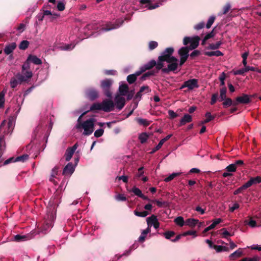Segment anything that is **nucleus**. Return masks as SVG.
I'll return each mask as SVG.
<instances>
[{"label": "nucleus", "instance_id": "393cba45", "mask_svg": "<svg viewBox=\"0 0 261 261\" xmlns=\"http://www.w3.org/2000/svg\"><path fill=\"white\" fill-rule=\"evenodd\" d=\"M222 44L221 41H219L216 43H210L206 47L208 49L215 50L220 48L221 45Z\"/></svg>", "mask_w": 261, "mask_h": 261}, {"label": "nucleus", "instance_id": "ddd939ff", "mask_svg": "<svg viewBox=\"0 0 261 261\" xmlns=\"http://www.w3.org/2000/svg\"><path fill=\"white\" fill-rule=\"evenodd\" d=\"M115 101L116 107L119 110H121L125 104V101L124 97L117 95L115 97Z\"/></svg>", "mask_w": 261, "mask_h": 261}, {"label": "nucleus", "instance_id": "6ab92c4d", "mask_svg": "<svg viewBox=\"0 0 261 261\" xmlns=\"http://www.w3.org/2000/svg\"><path fill=\"white\" fill-rule=\"evenodd\" d=\"M17 45L16 43L13 42L8 45H7L5 49L4 52L6 55H9L16 48Z\"/></svg>", "mask_w": 261, "mask_h": 261}, {"label": "nucleus", "instance_id": "20e7f679", "mask_svg": "<svg viewBox=\"0 0 261 261\" xmlns=\"http://www.w3.org/2000/svg\"><path fill=\"white\" fill-rule=\"evenodd\" d=\"M113 83V80L111 79H106L100 81V87L104 95L109 98L112 97V93L111 92V87Z\"/></svg>", "mask_w": 261, "mask_h": 261}, {"label": "nucleus", "instance_id": "8fccbe9b", "mask_svg": "<svg viewBox=\"0 0 261 261\" xmlns=\"http://www.w3.org/2000/svg\"><path fill=\"white\" fill-rule=\"evenodd\" d=\"M175 233L173 231H168L163 233V235L166 239H171V237L175 236Z\"/></svg>", "mask_w": 261, "mask_h": 261}, {"label": "nucleus", "instance_id": "f3484780", "mask_svg": "<svg viewBox=\"0 0 261 261\" xmlns=\"http://www.w3.org/2000/svg\"><path fill=\"white\" fill-rule=\"evenodd\" d=\"M192 121V118L189 114H185L184 117L180 119L179 126L185 125L187 123L191 122Z\"/></svg>", "mask_w": 261, "mask_h": 261}, {"label": "nucleus", "instance_id": "5fc2aeb1", "mask_svg": "<svg viewBox=\"0 0 261 261\" xmlns=\"http://www.w3.org/2000/svg\"><path fill=\"white\" fill-rule=\"evenodd\" d=\"M149 48L150 50L155 49L158 46V43L156 41H151L149 42Z\"/></svg>", "mask_w": 261, "mask_h": 261}, {"label": "nucleus", "instance_id": "dca6fc26", "mask_svg": "<svg viewBox=\"0 0 261 261\" xmlns=\"http://www.w3.org/2000/svg\"><path fill=\"white\" fill-rule=\"evenodd\" d=\"M130 192H132L134 193L135 195L138 196V197L141 198L142 199L144 200H146L147 201H150V199L148 198V197L144 195L141 191L138 188L136 187H134L132 190L130 191Z\"/></svg>", "mask_w": 261, "mask_h": 261}, {"label": "nucleus", "instance_id": "1a4fd4ad", "mask_svg": "<svg viewBox=\"0 0 261 261\" xmlns=\"http://www.w3.org/2000/svg\"><path fill=\"white\" fill-rule=\"evenodd\" d=\"M165 0H160L159 2L154 4H151L150 0H140V3L141 4H147L146 7H147L149 10H152L158 8L160 5H161L162 3Z\"/></svg>", "mask_w": 261, "mask_h": 261}, {"label": "nucleus", "instance_id": "f03ea898", "mask_svg": "<svg viewBox=\"0 0 261 261\" xmlns=\"http://www.w3.org/2000/svg\"><path fill=\"white\" fill-rule=\"evenodd\" d=\"M57 200L54 199L50 200L47 207L46 220L43 225L42 229L45 231L53 226V222L56 217L57 207L58 206Z\"/></svg>", "mask_w": 261, "mask_h": 261}, {"label": "nucleus", "instance_id": "2f4dec72", "mask_svg": "<svg viewBox=\"0 0 261 261\" xmlns=\"http://www.w3.org/2000/svg\"><path fill=\"white\" fill-rule=\"evenodd\" d=\"M198 223V220L195 219L190 218L186 221V224L192 227H194Z\"/></svg>", "mask_w": 261, "mask_h": 261}, {"label": "nucleus", "instance_id": "13d9d810", "mask_svg": "<svg viewBox=\"0 0 261 261\" xmlns=\"http://www.w3.org/2000/svg\"><path fill=\"white\" fill-rule=\"evenodd\" d=\"M115 199L117 201H125L126 200V197L124 194H119L115 196Z\"/></svg>", "mask_w": 261, "mask_h": 261}, {"label": "nucleus", "instance_id": "09e8293b", "mask_svg": "<svg viewBox=\"0 0 261 261\" xmlns=\"http://www.w3.org/2000/svg\"><path fill=\"white\" fill-rule=\"evenodd\" d=\"M149 201L151 202H155V203H156V205L159 207H163L164 206H166L167 204V202H166V201L162 202V201H159L158 200H150V201Z\"/></svg>", "mask_w": 261, "mask_h": 261}, {"label": "nucleus", "instance_id": "774afa93", "mask_svg": "<svg viewBox=\"0 0 261 261\" xmlns=\"http://www.w3.org/2000/svg\"><path fill=\"white\" fill-rule=\"evenodd\" d=\"M226 78V75L224 72H223L222 74L219 76V80L221 82L220 85L224 86L225 85V80Z\"/></svg>", "mask_w": 261, "mask_h": 261}, {"label": "nucleus", "instance_id": "bb28decb", "mask_svg": "<svg viewBox=\"0 0 261 261\" xmlns=\"http://www.w3.org/2000/svg\"><path fill=\"white\" fill-rule=\"evenodd\" d=\"M118 25H115L112 23L107 24L105 27H102L101 29L102 31H109L113 29H117L118 27Z\"/></svg>", "mask_w": 261, "mask_h": 261}, {"label": "nucleus", "instance_id": "0eeeda50", "mask_svg": "<svg viewBox=\"0 0 261 261\" xmlns=\"http://www.w3.org/2000/svg\"><path fill=\"white\" fill-rule=\"evenodd\" d=\"M251 95L246 94H242L240 96H238L236 98V101H233V106H237L238 104H248L251 101Z\"/></svg>", "mask_w": 261, "mask_h": 261}, {"label": "nucleus", "instance_id": "473e14b6", "mask_svg": "<svg viewBox=\"0 0 261 261\" xmlns=\"http://www.w3.org/2000/svg\"><path fill=\"white\" fill-rule=\"evenodd\" d=\"M28 238L29 236L26 235L17 234L14 236V240L16 242H22L26 241Z\"/></svg>", "mask_w": 261, "mask_h": 261}, {"label": "nucleus", "instance_id": "79ce46f5", "mask_svg": "<svg viewBox=\"0 0 261 261\" xmlns=\"http://www.w3.org/2000/svg\"><path fill=\"white\" fill-rule=\"evenodd\" d=\"M174 222L176 224L180 226H182L185 223L184 219L181 216H179L176 218L174 220Z\"/></svg>", "mask_w": 261, "mask_h": 261}, {"label": "nucleus", "instance_id": "c9c22d12", "mask_svg": "<svg viewBox=\"0 0 261 261\" xmlns=\"http://www.w3.org/2000/svg\"><path fill=\"white\" fill-rule=\"evenodd\" d=\"M73 153L74 152L72 150H70L69 148H67L65 153L66 161H70L71 158L72 157Z\"/></svg>", "mask_w": 261, "mask_h": 261}, {"label": "nucleus", "instance_id": "a878e982", "mask_svg": "<svg viewBox=\"0 0 261 261\" xmlns=\"http://www.w3.org/2000/svg\"><path fill=\"white\" fill-rule=\"evenodd\" d=\"M157 217L154 215H152L150 217L147 218V222L148 226L153 225L158 221Z\"/></svg>", "mask_w": 261, "mask_h": 261}, {"label": "nucleus", "instance_id": "864d4df0", "mask_svg": "<svg viewBox=\"0 0 261 261\" xmlns=\"http://www.w3.org/2000/svg\"><path fill=\"white\" fill-rule=\"evenodd\" d=\"M30 61H28V59H27V60L24 62V63H23V64L22 66V69L23 71H24L26 70H30Z\"/></svg>", "mask_w": 261, "mask_h": 261}, {"label": "nucleus", "instance_id": "7c9ffc66", "mask_svg": "<svg viewBox=\"0 0 261 261\" xmlns=\"http://www.w3.org/2000/svg\"><path fill=\"white\" fill-rule=\"evenodd\" d=\"M15 77L19 82V84H21L23 82H28L29 80L24 75L20 73H17Z\"/></svg>", "mask_w": 261, "mask_h": 261}, {"label": "nucleus", "instance_id": "4468645a", "mask_svg": "<svg viewBox=\"0 0 261 261\" xmlns=\"http://www.w3.org/2000/svg\"><path fill=\"white\" fill-rule=\"evenodd\" d=\"M261 177L257 176L256 177H251L246 182L248 187H250L252 185H256L257 184L261 183Z\"/></svg>", "mask_w": 261, "mask_h": 261}, {"label": "nucleus", "instance_id": "603ef678", "mask_svg": "<svg viewBox=\"0 0 261 261\" xmlns=\"http://www.w3.org/2000/svg\"><path fill=\"white\" fill-rule=\"evenodd\" d=\"M23 75H24L27 79H28V80L30 79L32 77V75H33V73L31 71H30V70H26L24 71H23L22 70V73H21Z\"/></svg>", "mask_w": 261, "mask_h": 261}, {"label": "nucleus", "instance_id": "4be33fe9", "mask_svg": "<svg viewBox=\"0 0 261 261\" xmlns=\"http://www.w3.org/2000/svg\"><path fill=\"white\" fill-rule=\"evenodd\" d=\"M205 116L206 117V119L200 122V125L209 122L210 121L213 120L215 117V116H212L211 113L209 112L206 113Z\"/></svg>", "mask_w": 261, "mask_h": 261}, {"label": "nucleus", "instance_id": "f257e3e1", "mask_svg": "<svg viewBox=\"0 0 261 261\" xmlns=\"http://www.w3.org/2000/svg\"><path fill=\"white\" fill-rule=\"evenodd\" d=\"M174 52L173 47H167L161 53V55L158 57L157 62L154 60H151L144 64L142 67L145 71L155 66L158 70H162V71L165 73H169L171 71L175 72L178 68V60L173 56Z\"/></svg>", "mask_w": 261, "mask_h": 261}, {"label": "nucleus", "instance_id": "b1692460", "mask_svg": "<svg viewBox=\"0 0 261 261\" xmlns=\"http://www.w3.org/2000/svg\"><path fill=\"white\" fill-rule=\"evenodd\" d=\"M242 255V251L241 248H239L238 250L234 251L233 253H231L230 256V259L231 260H234L236 258L239 257Z\"/></svg>", "mask_w": 261, "mask_h": 261}, {"label": "nucleus", "instance_id": "423d86ee", "mask_svg": "<svg viewBox=\"0 0 261 261\" xmlns=\"http://www.w3.org/2000/svg\"><path fill=\"white\" fill-rule=\"evenodd\" d=\"M101 103V111L105 112H110L114 109L115 103L110 99H106Z\"/></svg>", "mask_w": 261, "mask_h": 261}, {"label": "nucleus", "instance_id": "e433bc0d", "mask_svg": "<svg viewBox=\"0 0 261 261\" xmlns=\"http://www.w3.org/2000/svg\"><path fill=\"white\" fill-rule=\"evenodd\" d=\"M247 188H248V187L247 185H246V184L245 183L242 186H241L240 187L238 188L237 190H236L233 192V194L237 195L239 193H242L244 190H246Z\"/></svg>", "mask_w": 261, "mask_h": 261}, {"label": "nucleus", "instance_id": "a19ab883", "mask_svg": "<svg viewBox=\"0 0 261 261\" xmlns=\"http://www.w3.org/2000/svg\"><path fill=\"white\" fill-rule=\"evenodd\" d=\"M134 213L136 216L140 217H145L148 215H149V213L147 211H145L140 212L137 211V210H135Z\"/></svg>", "mask_w": 261, "mask_h": 261}, {"label": "nucleus", "instance_id": "e2e57ef3", "mask_svg": "<svg viewBox=\"0 0 261 261\" xmlns=\"http://www.w3.org/2000/svg\"><path fill=\"white\" fill-rule=\"evenodd\" d=\"M215 28H214L211 32H210L209 33L206 34L205 36V39H209L210 38H213L216 35V32H215Z\"/></svg>", "mask_w": 261, "mask_h": 261}, {"label": "nucleus", "instance_id": "aec40b11", "mask_svg": "<svg viewBox=\"0 0 261 261\" xmlns=\"http://www.w3.org/2000/svg\"><path fill=\"white\" fill-rule=\"evenodd\" d=\"M129 88L127 84H124L120 85L119 87V91L121 95L125 96L128 92Z\"/></svg>", "mask_w": 261, "mask_h": 261}, {"label": "nucleus", "instance_id": "6e6d98bb", "mask_svg": "<svg viewBox=\"0 0 261 261\" xmlns=\"http://www.w3.org/2000/svg\"><path fill=\"white\" fill-rule=\"evenodd\" d=\"M57 8L59 11H63L65 10V5L63 2L60 1L58 3Z\"/></svg>", "mask_w": 261, "mask_h": 261}, {"label": "nucleus", "instance_id": "cd10ccee", "mask_svg": "<svg viewBox=\"0 0 261 261\" xmlns=\"http://www.w3.org/2000/svg\"><path fill=\"white\" fill-rule=\"evenodd\" d=\"M136 120L139 124L143 125L144 126H148L151 122L150 121H148L146 119H143L141 118H137Z\"/></svg>", "mask_w": 261, "mask_h": 261}, {"label": "nucleus", "instance_id": "c03bdc74", "mask_svg": "<svg viewBox=\"0 0 261 261\" xmlns=\"http://www.w3.org/2000/svg\"><path fill=\"white\" fill-rule=\"evenodd\" d=\"M29 45V42L27 40L22 41L19 46V48L20 49L25 50L26 49Z\"/></svg>", "mask_w": 261, "mask_h": 261}, {"label": "nucleus", "instance_id": "f704fd0d", "mask_svg": "<svg viewBox=\"0 0 261 261\" xmlns=\"http://www.w3.org/2000/svg\"><path fill=\"white\" fill-rule=\"evenodd\" d=\"M223 101L222 105L224 108H227L231 106H233V102L230 98H226Z\"/></svg>", "mask_w": 261, "mask_h": 261}, {"label": "nucleus", "instance_id": "412c9836", "mask_svg": "<svg viewBox=\"0 0 261 261\" xmlns=\"http://www.w3.org/2000/svg\"><path fill=\"white\" fill-rule=\"evenodd\" d=\"M204 54L205 56H207L208 57H212V56H216V57H219V56H223V54L220 50L205 51V52H204Z\"/></svg>", "mask_w": 261, "mask_h": 261}, {"label": "nucleus", "instance_id": "bf43d9fd", "mask_svg": "<svg viewBox=\"0 0 261 261\" xmlns=\"http://www.w3.org/2000/svg\"><path fill=\"white\" fill-rule=\"evenodd\" d=\"M104 133V130L102 128H99L97 129L94 134V135L96 138H99L102 136Z\"/></svg>", "mask_w": 261, "mask_h": 261}, {"label": "nucleus", "instance_id": "5701e85b", "mask_svg": "<svg viewBox=\"0 0 261 261\" xmlns=\"http://www.w3.org/2000/svg\"><path fill=\"white\" fill-rule=\"evenodd\" d=\"M96 111H101V103H93L90 107L89 111L94 112Z\"/></svg>", "mask_w": 261, "mask_h": 261}, {"label": "nucleus", "instance_id": "9b49d317", "mask_svg": "<svg viewBox=\"0 0 261 261\" xmlns=\"http://www.w3.org/2000/svg\"><path fill=\"white\" fill-rule=\"evenodd\" d=\"M190 49L188 46L182 47L178 51V54L180 59H185L187 60L189 56Z\"/></svg>", "mask_w": 261, "mask_h": 261}, {"label": "nucleus", "instance_id": "69168bd1", "mask_svg": "<svg viewBox=\"0 0 261 261\" xmlns=\"http://www.w3.org/2000/svg\"><path fill=\"white\" fill-rule=\"evenodd\" d=\"M205 23L204 22H200L199 23L196 24L194 27V29L196 30H199L203 29L204 27Z\"/></svg>", "mask_w": 261, "mask_h": 261}, {"label": "nucleus", "instance_id": "0e129e2a", "mask_svg": "<svg viewBox=\"0 0 261 261\" xmlns=\"http://www.w3.org/2000/svg\"><path fill=\"white\" fill-rule=\"evenodd\" d=\"M207 185L205 187L206 191L207 193H209L210 192V189H213L215 186V185L212 182H207Z\"/></svg>", "mask_w": 261, "mask_h": 261}, {"label": "nucleus", "instance_id": "7ed1b4c3", "mask_svg": "<svg viewBox=\"0 0 261 261\" xmlns=\"http://www.w3.org/2000/svg\"><path fill=\"white\" fill-rule=\"evenodd\" d=\"M94 119L93 118H90L81 124L76 125L75 127L77 129H84V132L83 134L86 136H89L91 135L94 130Z\"/></svg>", "mask_w": 261, "mask_h": 261}, {"label": "nucleus", "instance_id": "4d7b16f0", "mask_svg": "<svg viewBox=\"0 0 261 261\" xmlns=\"http://www.w3.org/2000/svg\"><path fill=\"white\" fill-rule=\"evenodd\" d=\"M237 167L234 164H231L228 165L226 168V169L228 172H234L236 170Z\"/></svg>", "mask_w": 261, "mask_h": 261}, {"label": "nucleus", "instance_id": "de8ad7c7", "mask_svg": "<svg viewBox=\"0 0 261 261\" xmlns=\"http://www.w3.org/2000/svg\"><path fill=\"white\" fill-rule=\"evenodd\" d=\"M244 223L245 224L248 225L252 228L255 227L257 226L256 221L252 220L251 217L250 218L249 221L245 220Z\"/></svg>", "mask_w": 261, "mask_h": 261}, {"label": "nucleus", "instance_id": "052dcab7", "mask_svg": "<svg viewBox=\"0 0 261 261\" xmlns=\"http://www.w3.org/2000/svg\"><path fill=\"white\" fill-rule=\"evenodd\" d=\"M218 98V93H216L212 95L211 100V105H214L217 101V99Z\"/></svg>", "mask_w": 261, "mask_h": 261}, {"label": "nucleus", "instance_id": "2eb2a0df", "mask_svg": "<svg viewBox=\"0 0 261 261\" xmlns=\"http://www.w3.org/2000/svg\"><path fill=\"white\" fill-rule=\"evenodd\" d=\"M244 68L240 69L234 72V75H243L245 72L248 71H255V68L252 66H246Z\"/></svg>", "mask_w": 261, "mask_h": 261}, {"label": "nucleus", "instance_id": "39448f33", "mask_svg": "<svg viewBox=\"0 0 261 261\" xmlns=\"http://www.w3.org/2000/svg\"><path fill=\"white\" fill-rule=\"evenodd\" d=\"M200 37L198 36H194V37H185L183 40V44L185 45H188L190 43L189 48L190 50L195 49L199 45Z\"/></svg>", "mask_w": 261, "mask_h": 261}, {"label": "nucleus", "instance_id": "ea45409f", "mask_svg": "<svg viewBox=\"0 0 261 261\" xmlns=\"http://www.w3.org/2000/svg\"><path fill=\"white\" fill-rule=\"evenodd\" d=\"M154 72L153 71H150L144 73L140 77V80L142 81H145L148 77L151 75H153Z\"/></svg>", "mask_w": 261, "mask_h": 261}, {"label": "nucleus", "instance_id": "4c0bfd02", "mask_svg": "<svg viewBox=\"0 0 261 261\" xmlns=\"http://www.w3.org/2000/svg\"><path fill=\"white\" fill-rule=\"evenodd\" d=\"M10 83L11 87L13 89H14L18 84H19V82L15 76L11 78Z\"/></svg>", "mask_w": 261, "mask_h": 261}, {"label": "nucleus", "instance_id": "9d476101", "mask_svg": "<svg viewBox=\"0 0 261 261\" xmlns=\"http://www.w3.org/2000/svg\"><path fill=\"white\" fill-rule=\"evenodd\" d=\"M188 91H191L199 87L198 81L196 79H190L186 81Z\"/></svg>", "mask_w": 261, "mask_h": 261}, {"label": "nucleus", "instance_id": "c85d7f7f", "mask_svg": "<svg viewBox=\"0 0 261 261\" xmlns=\"http://www.w3.org/2000/svg\"><path fill=\"white\" fill-rule=\"evenodd\" d=\"M226 92H227V88L225 87H223V88L220 89V99L219 101H223L225 99H226Z\"/></svg>", "mask_w": 261, "mask_h": 261}, {"label": "nucleus", "instance_id": "58836bf2", "mask_svg": "<svg viewBox=\"0 0 261 261\" xmlns=\"http://www.w3.org/2000/svg\"><path fill=\"white\" fill-rule=\"evenodd\" d=\"M180 173H173L168 177L165 178L164 180L166 182H169L173 180L175 177L180 175Z\"/></svg>", "mask_w": 261, "mask_h": 261}, {"label": "nucleus", "instance_id": "f8f14e48", "mask_svg": "<svg viewBox=\"0 0 261 261\" xmlns=\"http://www.w3.org/2000/svg\"><path fill=\"white\" fill-rule=\"evenodd\" d=\"M74 171V167L72 163H69L64 168L63 174L65 176H70Z\"/></svg>", "mask_w": 261, "mask_h": 261}, {"label": "nucleus", "instance_id": "6e6552de", "mask_svg": "<svg viewBox=\"0 0 261 261\" xmlns=\"http://www.w3.org/2000/svg\"><path fill=\"white\" fill-rule=\"evenodd\" d=\"M85 94L86 97L90 100L93 101L99 97L98 91L93 88H90L86 90Z\"/></svg>", "mask_w": 261, "mask_h": 261}, {"label": "nucleus", "instance_id": "37998d69", "mask_svg": "<svg viewBox=\"0 0 261 261\" xmlns=\"http://www.w3.org/2000/svg\"><path fill=\"white\" fill-rule=\"evenodd\" d=\"M29 159V155L28 154H23L20 156H18L15 158L16 162H24Z\"/></svg>", "mask_w": 261, "mask_h": 261}, {"label": "nucleus", "instance_id": "3c124183", "mask_svg": "<svg viewBox=\"0 0 261 261\" xmlns=\"http://www.w3.org/2000/svg\"><path fill=\"white\" fill-rule=\"evenodd\" d=\"M215 19H216V17L214 16H212L209 18V19L207 22V23L206 24V28L207 29H210L211 27V26L213 24V23H214Z\"/></svg>", "mask_w": 261, "mask_h": 261}, {"label": "nucleus", "instance_id": "49530a36", "mask_svg": "<svg viewBox=\"0 0 261 261\" xmlns=\"http://www.w3.org/2000/svg\"><path fill=\"white\" fill-rule=\"evenodd\" d=\"M126 80L129 84H132L135 82L137 77L135 76V74H132L127 76Z\"/></svg>", "mask_w": 261, "mask_h": 261}, {"label": "nucleus", "instance_id": "a211bd4d", "mask_svg": "<svg viewBox=\"0 0 261 261\" xmlns=\"http://www.w3.org/2000/svg\"><path fill=\"white\" fill-rule=\"evenodd\" d=\"M28 61H30V62L33 63L35 65H41L42 64V61L36 56L30 55L28 57Z\"/></svg>", "mask_w": 261, "mask_h": 261}, {"label": "nucleus", "instance_id": "a18cd8bd", "mask_svg": "<svg viewBox=\"0 0 261 261\" xmlns=\"http://www.w3.org/2000/svg\"><path fill=\"white\" fill-rule=\"evenodd\" d=\"M5 93L6 91H4V90L0 92V108L4 106Z\"/></svg>", "mask_w": 261, "mask_h": 261}, {"label": "nucleus", "instance_id": "c756f323", "mask_svg": "<svg viewBox=\"0 0 261 261\" xmlns=\"http://www.w3.org/2000/svg\"><path fill=\"white\" fill-rule=\"evenodd\" d=\"M213 248L215 249L217 252L229 251V248L228 247L220 245H214Z\"/></svg>", "mask_w": 261, "mask_h": 261}, {"label": "nucleus", "instance_id": "338daca9", "mask_svg": "<svg viewBox=\"0 0 261 261\" xmlns=\"http://www.w3.org/2000/svg\"><path fill=\"white\" fill-rule=\"evenodd\" d=\"M231 6L229 3H227L224 7H223V14H226L230 9Z\"/></svg>", "mask_w": 261, "mask_h": 261}, {"label": "nucleus", "instance_id": "72a5a7b5", "mask_svg": "<svg viewBox=\"0 0 261 261\" xmlns=\"http://www.w3.org/2000/svg\"><path fill=\"white\" fill-rule=\"evenodd\" d=\"M149 136L146 133H142L139 136V139L141 144L145 143L148 139Z\"/></svg>", "mask_w": 261, "mask_h": 261}, {"label": "nucleus", "instance_id": "680f3d73", "mask_svg": "<svg viewBox=\"0 0 261 261\" xmlns=\"http://www.w3.org/2000/svg\"><path fill=\"white\" fill-rule=\"evenodd\" d=\"M139 91L140 92H145V93H149L151 92V89H150L149 87L148 86H142Z\"/></svg>", "mask_w": 261, "mask_h": 261}]
</instances>
